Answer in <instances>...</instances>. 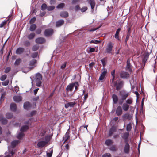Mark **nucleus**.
I'll return each mask as SVG.
<instances>
[{
  "label": "nucleus",
  "instance_id": "32",
  "mask_svg": "<svg viewBox=\"0 0 157 157\" xmlns=\"http://www.w3.org/2000/svg\"><path fill=\"white\" fill-rule=\"evenodd\" d=\"M121 31V29L118 28L116 31L115 34V38L118 40H119V34Z\"/></svg>",
  "mask_w": 157,
  "mask_h": 157
},
{
  "label": "nucleus",
  "instance_id": "51",
  "mask_svg": "<svg viewBox=\"0 0 157 157\" xmlns=\"http://www.w3.org/2000/svg\"><path fill=\"white\" fill-rule=\"evenodd\" d=\"M6 76H7L6 75H3L0 78V80L2 81H4L6 78Z\"/></svg>",
  "mask_w": 157,
  "mask_h": 157
},
{
  "label": "nucleus",
  "instance_id": "28",
  "mask_svg": "<svg viewBox=\"0 0 157 157\" xmlns=\"http://www.w3.org/2000/svg\"><path fill=\"white\" fill-rule=\"evenodd\" d=\"M129 134V132H127L124 133L122 136V138L125 140L126 142H127V140Z\"/></svg>",
  "mask_w": 157,
  "mask_h": 157
},
{
  "label": "nucleus",
  "instance_id": "27",
  "mask_svg": "<svg viewBox=\"0 0 157 157\" xmlns=\"http://www.w3.org/2000/svg\"><path fill=\"white\" fill-rule=\"evenodd\" d=\"M149 57V55L148 54H146L144 55L143 59V62L144 64V65H145V63L148 59Z\"/></svg>",
  "mask_w": 157,
  "mask_h": 157
},
{
  "label": "nucleus",
  "instance_id": "53",
  "mask_svg": "<svg viewBox=\"0 0 157 157\" xmlns=\"http://www.w3.org/2000/svg\"><path fill=\"white\" fill-rule=\"evenodd\" d=\"M100 42V41H98V40H92L90 41V43L97 44L99 43Z\"/></svg>",
  "mask_w": 157,
  "mask_h": 157
},
{
  "label": "nucleus",
  "instance_id": "9",
  "mask_svg": "<svg viewBox=\"0 0 157 157\" xmlns=\"http://www.w3.org/2000/svg\"><path fill=\"white\" fill-rule=\"evenodd\" d=\"M130 151V146L129 144L127 142H125V144L124 148V153L126 154L129 153Z\"/></svg>",
  "mask_w": 157,
  "mask_h": 157
},
{
  "label": "nucleus",
  "instance_id": "30",
  "mask_svg": "<svg viewBox=\"0 0 157 157\" xmlns=\"http://www.w3.org/2000/svg\"><path fill=\"white\" fill-rule=\"evenodd\" d=\"M24 107L25 109H27L30 107V105L29 102H26L24 103Z\"/></svg>",
  "mask_w": 157,
  "mask_h": 157
},
{
  "label": "nucleus",
  "instance_id": "12",
  "mask_svg": "<svg viewBox=\"0 0 157 157\" xmlns=\"http://www.w3.org/2000/svg\"><path fill=\"white\" fill-rule=\"evenodd\" d=\"M123 120H129L132 118V116L128 113H126L122 116Z\"/></svg>",
  "mask_w": 157,
  "mask_h": 157
},
{
  "label": "nucleus",
  "instance_id": "23",
  "mask_svg": "<svg viewBox=\"0 0 157 157\" xmlns=\"http://www.w3.org/2000/svg\"><path fill=\"white\" fill-rule=\"evenodd\" d=\"M64 21L63 20H59L56 22V27H59L61 26L64 23Z\"/></svg>",
  "mask_w": 157,
  "mask_h": 157
},
{
  "label": "nucleus",
  "instance_id": "62",
  "mask_svg": "<svg viewBox=\"0 0 157 157\" xmlns=\"http://www.w3.org/2000/svg\"><path fill=\"white\" fill-rule=\"evenodd\" d=\"M79 1V0H73L72 3L73 4H76Z\"/></svg>",
  "mask_w": 157,
  "mask_h": 157
},
{
  "label": "nucleus",
  "instance_id": "7",
  "mask_svg": "<svg viewBox=\"0 0 157 157\" xmlns=\"http://www.w3.org/2000/svg\"><path fill=\"white\" fill-rule=\"evenodd\" d=\"M114 44V43L111 42H109L107 44V47L106 49V52L109 54H111Z\"/></svg>",
  "mask_w": 157,
  "mask_h": 157
},
{
  "label": "nucleus",
  "instance_id": "45",
  "mask_svg": "<svg viewBox=\"0 0 157 157\" xmlns=\"http://www.w3.org/2000/svg\"><path fill=\"white\" fill-rule=\"evenodd\" d=\"M38 55L37 52H35L32 53L31 54V57L32 58H34L36 57Z\"/></svg>",
  "mask_w": 157,
  "mask_h": 157
},
{
  "label": "nucleus",
  "instance_id": "57",
  "mask_svg": "<svg viewBox=\"0 0 157 157\" xmlns=\"http://www.w3.org/2000/svg\"><path fill=\"white\" fill-rule=\"evenodd\" d=\"M87 8L85 6L82 7L81 9V12H84L87 10Z\"/></svg>",
  "mask_w": 157,
  "mask_h": 157
},
{
  "label": "nucleus",
  "instance_id": "59",
  "mask_svg": "<svg viewBox=\"0 0 157 157\" xmlns=\"http://www.w3.org/2000/svg\"><path fill=\"white\" fill-rule=\"evenodd\" d=\"M52 153V151L50 153H47V156L48 157H51Z\"/></svg>",
  "mask_w": 157,
  "mask_h": 157
},
{
  "label": "nucleus",
  "instance_id": "50",
  "mask_svg": "<svg viewBox=\"0 0 157 157\" xmlns=\"http://www.w3.org/2000/svg\"><path fill=\"white\" fill-rule=\"evenodd\" d=\"M102 157H111V155L110 153H106L103 155Z\"/></svg>",
  "mask_w": 157,
  "mask_h": 157
},
{
  "label": "nucleus",
  "instance_id": "26",
  "mask_svg": "<svg viewBox=\"0 0 157 157\" xmlns=\"http://www.w3.org/2000/svg\"><path fill=\"white\" fill-rule=\"evenodd\" d=\"M24 50V49L22 48H17L16 50V53L17 54H21Z\"/></svg>",
  "mask_w": 157,
  "mask_h": 157
},
{
  "label": "nucleus",
  "instance_id": "6",
  "mask_svg": "<svg viewBox=\"0 0 157 157\" xmlns=\"http://www.w3.org/2000/svg\"><path fill=\"white\" fill-rule=\"evenodd\" d=\"M112 83H113L114 86L116 87V89L117 90H118L121 88L124 83V82L122 81H120L117 83V81H114Z\"/></svg>",
  "mask_w": 157,
  "mask_h": 157
},
{
  "label": "nucleus",
  "instance_id": "42",
  "mask_svg": "<svg viewBox=\"0 0 157 157\" xmlns=\"http://www.w3.org/2000/svg\"><path fill=\"white\" fill-rule=\"evenodd\" d=\"M102 63L103 67H105L106 65V59L105 58H104L101 60Z\"/></svg>",
  "mask_w": 157,
  "mask_h": 157
},
{
  "label": "nucleus",
  "instance_id": "61",
  "mask_svg": "<svg viewBox=\"0 0 157 157\" xmlns=\"http://www.w3.org/2000/svg\"><path fill=\"white\" fill-rule=\"evenodd\" d=\"M95 51V49L94 48H90L89 52H94Z\"/></svg>",
  "mask_w": 157,
  "mask_h": 157
},
{
  "label": "nucleus",
  "instance_id": "54",
  "mask_svg": "<svg viewBox=\"0 0 157 157\" xmlns=\"http://www.w3.org/2000/svg\"><path fill=\"white\" fill-rule=\"evenodd\" d=\"M9 80H6L4 82H3L2 83V84L3 86H7L8 85V84L9 83Z\"/></svg>",
  "mask_w": 157,
  "mask_h": 157
},
{
  "label": "nucleus",
  "instance_id": "49",
  "mask_svg": "<svg viewBox=\"0 0 157 157\" xmlns=\"http://www.w3.org/2000/svg\"><path fill=\"white\" fill-rule=\"evenodd\" d=\"M55 8V7L54 6H49L47 8V10L48 11H51L53 10Z\"/></svg>",
  "mask_w": 157,
  "mask_h": 157
},
{
  "label": "nucleus",
  "instance_id": "56",
  "mask_svg": "<svg viewBox=\"0 0 157 157\" xmlns=\"http://www.w3.org/2000/svg\"><path fill=\"white\" fill-rule=\"evenodd\" d=\"M66 62H65L61 66V68L63 69H64L65 67H66Z\"/></svg>",
  "mask_w": 157,
  "mask_h": 157
},
{
  "label": "nucleus",
  "instance_id": "4",
  "mask_svg": "<svg viewBox=\"0 0 157 157\" xmlns=\"http://www.w3.org/2000/svg\"><path fill=\"white\" fill-rule=\"evenodd\" d=\"M78 86L79 84L77 82H75L70 84L67 87V92L71 91H72L74 87L75 88V90L77 89Z\"/></svg>",
  "mask_w": 157,
  "mask_h": 157
},
{
  "label": "nucleus",
  "instance_id": "14",
  "mask_svg": "<svg viewBox=\"0 0 157 157\" xmlns=\"http://www.w3.org/2000/svg\"><path fill=\"white\" fill-rule=\"evenodd\" d=\"M130 107V106L127 103H123L122 106L123 109L125 111H127Z\"/></svg>",
  "mask_w": 157,
  "mask_h": 157
},
{
  "label": "nucleus",
  "instance_id": "17",
  "mask_svg": "<svg viewBox=\"0 0 157 157\" xmlns=\"http://www.w3.org/2000/svg\"><path fill=\"white\" fill-rule=\"evenodd\" d=\"M45 41V40L44 38L40 37L37 38L36 40V43L39 44H42Z\"/></svg>",
  "mask_w": 157,
  "mask_h": 157
},
{
  "label": "nucleus",
  "instance_id": "31",
  "mask_svg": "<svg viewBox=\"0 0 157 157\" xmlns=\"http://www.w3.org/2000/svg\"><path fill=\"white\" fill-rule=\"evenodd\" d=\"M36 63V60L35 59H33L30 61L29 64L30 66H33L32 68H33L36 66L35 65Z\"/></svg>",
  "mask_w": 157,
  "mask_h": 157
},
{
  "label": "nucleus",
  "instance_id": "39",
  "mask_svg": "<svg viewBox=\"0 0 157 157\" xmlns=\"http://www.w3.org/2000/svg\"><path fill=\"white\" fill-rule=\"evenodd\" d=\"M35 35V33H32L28 36V38L29 40L31 39L34 37Z\"/></svg>",
  "mask_w": 157,
  "mask_h": 157
},
{
  "label": "nucleus",
  "instance_id": "43",
  "mask_svg": "<svg viewBox=\"0 0 157 157\" xmlns=\"http://www.w3.org/2000/svg\"><path fill=\"white\" fill-rule=\"evenodd\" d=\"M7 21V20H4L1 24H0V27H2L5 25Z\"/></svg>",
  "mask_w": 157,
  "mask_h": 157
},
{
  "label": "nucleus",
  "instance_id": "1",
  "mask_svg": "<svg viewBox=\"0 0 157 157\" xmlns=\"http://www.w3.org/2000/svg\"><path fill=\"white\" fill-rule=\"evenodd\" d=\"M51 136L48 135L45 137L44 139V138L39 139L37 144V146L39 147H43L45 146L50 141Z\"/></svg>",
  "mask_w": 157,
  "mask_h": 157
},
{
  "label": "nucleus",
  "instance_id": "58",
  "mask_svg": "<svg viewBox=\"0 0 157 157\" xmlns=\"http://www.w3.org/2000/svg\"><path fill=\"white\" fill-rule=\"evenodd\" d=\"M36 18L35 17H33L30 20V23H33L35 21Z\"/></svg>",
  "mask_w": 157,
  "mask_h": 157
},
{
  "label": "nucleus",
  "instance_id": "33",
  "mask_svg": "<svg viewBox=\"0 0 157 157\" xmlns=\"http://www.w3.org/2000/svg\"><path fill=\"white\" fill-rule=\"evenodd\" d=\"M115 128L114 127H112L110 129L109 131V135L111 136L113 133L115 131Z\"/></svg>",
  "mask_w": 157,
  "mask_h": 157
},
{
  "label": "nucleus",
  "instance_id": "11",
  "mask_svg": "<svg viewBox=\"0 0 157 157\" xmlns=\"http://www.w3.org/2000/svg\"><path fill=\"white\" fill-rule=\"evenodd\" d=\"M129 74L126 72L123 71L120 73V76L122 78H127L129 77Z\"/></svg>",
  "mask_w": 157,
  "mask_h": 157
},
{
  "label": "nucleus",
  "instance_id": "19",
  "mask_svg": "<svg viewBox=\"0 0 157 157\" xmlns=\"http://www.w3.org/2000/svg\"><path fill=\"white\" fill-rule=\"evenodd\" d=\"M112 98L114 104H116L118 101V98L117 96L115 94H113L112 95Z\"/></svg>",
  "mask_w": 157,
  "mask_h": 157
},
{
  "label": "nucleus",
  "instance_id": "8",
  "mask_svg": "<svg viewBox=\"0 0 157 157\" xmlns=\"http://www.w3.org/2000/svg\"><path fill=\"white\" fill-rule=\"evenodd\" d=\"M130 61V60L129 59H127L126 62L127 65L125 67V69L126 71L131 73L132 71V66L131 65Z\"/></svg>",
  "mask_w": 157,
  "mask_h": 157
},
{
  "label": "nucleus",
  "instance_id": "40",
  "mask_svg": "<svg viewBox=\"0 0 157 157\" xmlns=\"http://www.w3.org/2000/svg\"><path fill=\"white\" fill-rule=\"evenodd\" d=\"M65 4L64 3H61L59 4L56 7L58 9H62L64 6Z\"/></svg>",
  "mask_w": 157,
  "mask_h": 157
},
{
  "label": "nucleus",
  "instance_id": "52",
  "mask_svg": "<svg viewBox=\"0 0 157 157\" xmlns=\"http://www.w3.org/2000/svg\"><path fill=\"white\" fill-rule=\"evenodd\" d=\"M110 149L112 151H116L117 149L114 146H112L110 148Z\"/></svg>",
  "mask_w": 157,
  "mask_h": 157
},
{
  "label": "nucleus",
  "instance_id": "18",
  "mask_svg": "<svg viewBox=\"0 0 157 157\" xmlns=\"http://www.w3.org/2000/svg\"><path fill=\"white\" fill-rule=\"evenodd\" d=\"M75 104V103L74 102H69L65 104V107L66 108H68L69 107H73Z\"/></svg>",
  "mask_w": 157,
  "mask_h": 157
},
{
  "label": "nucleus",
  "instance_id": "35",
  "mask_svg": "<svg viewBox=\"0 0 157 157\" xmlns=\"http://www.w3.org/2000/svg\"><path fill=\"white\" fill-rule=\"evenodd\" d=\"M115 70H113L111 73V74L112 75V78L110 80V82H113L115 78Z\"/></svg>",
  "mask_w": 157,
  "mask_h": 157
},
{
  "label": "nucleus",
  "instance_id": "15",
  "mask_svg": "<svg viewBox=\"0 0 157 157\" xmlns=\"http://www.w3.org/2000/svg\"><path fill=\"white\" fill-rule=\"evenodd\" d=\"M14 101L16 102H18L22 100V98L20 96H15L13 97Z\"/></svg>",
  "mask_w": 157,
  "mask_h": 157
},
{
  "label": "nucleus",
  "instance_id": "55",
  "mask_svg": "<svg viewBox=\"0 0 157 157\" xmlns=\"http://www.w3.org/2000/svg\"><path fill=\"white\" fill-rule=\"evenodd\" d=\"M10 67H7L5 70V73H8V72H9L10 70Z\"/></svg>",
  "mask_w": 157,
  "mask_h": 157
},
{
  "label": "nucleus",
  "instance_id": "48",
  "mask_svg": "<svg viewBox=\"0 0 157 157\" xmlns=\"http://www.w3.org/2000/svg\"><path fill=\"white\" fill-rule=\"evenodd\" d=\"M47 8V5L45 4H43L41 6V9L42 10H44Z\"/></svg>",
  "mask_w": 157,
  "mask_h": 157
},
{
  "label": "nucleus",
  "instance_id": "10",
  "mask_svg": "<svg viewBox=\"0 0 157 157\" xmlns=\"http://www.w3.org/2000/svg\"><path fill=\"white\" fill-rule=\"evenodd\" d=\"M53 33V30L51 29H46L44 32V35L46 36H48L52 35Z\"/></svg>",
  "mask_w": 157,
  "mask_h": 157
},
{
  "label": "nucleus",
  "instance_id": "5",
  "mask_svg": "<svg viewBox=\"0 0 157 157\" xmlns=\"http://www.w3.org/2000/svg\"><path fill=\"white\" fill-rule=\"evenodd\" d=\"M130 95V93L125 90H122L119 92V95L122 100H124Z\"/></svg>",
  "mask_w": 157,
  "mask_h": 157
},
{
  "label": "nucleus",
  "instance_id": "24",
  "mask_svg": "<svg viewBox=\"0 0 157 157\" xmlns=\"http://www.w3.org/2000/svg\"><path fill=\"white\" fill-rule=\"evenodd\" d=\"M16 105L14 103H12L10 104V110L13 111H15L16 109Z\"/></svg>",
  "mask_w": 157,
  "mask_h": 157
},
{
  "label": "nucleus",
  "instance_id": "46",
  "mask_svg": "<svg viewBox=\"0 0 157 157\" xmlns=\"http://www.w3.org/2000/svg\"><path fill=\"white\" fill-rule=\"evenodd\" d=\"M131 128V126L130 123L127 125L126 130L127 131H130Z\"/></svg>",
  "mask_w": 157,
  "mask_h": 157
},
{
  "label": "nucleus",
  "instance_id": "3",
  "mask_svg": "<svg viewBox=\"0 0 157 157\" xmlns=\"http://www.w3.org/2000/svg\"><path fill=\"white\" fill-rule=\"evenodd\" d=\"M42 78V76L41 74L38 73L36 74L35 80L36 82V86L40 87L41 86Z\"/></svg>",
  "mask_w": 157,
  "mask_h": 157
},
{
  "label": "nucleus",
  "instance_id": "29",
  "mask_svg": "<svg viewBox=\"0 0 157 157\" xmlns=\"http://www.w3.org/2000/svg\"><path fill=\"white\" fill-rule=\"evenodd\" d=\"M106 73H107L106 71H103L102 72L101 76H100L99 78V79L100 80H102L104 78Z\"/></svg>",
  "mask_w": 157,
  "mask_h": 157
},
{
  "label": "nucleus",
  "instance_id": "22",
  "mask_svg": "<svg viewBox=\"0 0 157 157\" xmlns=\"http://www.w3.org/2000/svg\"><path fill=\"white\" fill-rule=\"evenodd\" d=\"M60 15L62 17L66 18L68 16V14L67 11H63L60 13Z\"/></svg>",
  "mask_w": 157,
  "mask_h": 157
},
{
  "label": "nucleus",
  "instance_id": "25",
  "mask_svg": "<svg viewBox=\"0 0 157 157\" xmlns=\"http://www.w3.org/2000/svg\"><path fill=\"white\" fill-rule=\"evenodd\" d=\"M88 2L90 5L92 9H93L95 6V1L93 0H88Z\"/></svg>",
  "mask_w": 157,
  "mask_h": 157
},
{
  "label": "nucleus",
  "instance_id": "60",
  "mask_svg": "<svg viewBox=\"0 0 157 157\" xmlns=\"http://www.w3.org/2000/svg\"><path fill=\"white\" fill-rule=\"evenodd\" d=\"M19 87L18 86H15L14 91L16 92V93H17V92L19 91Z\"/></svg>",
  "mask_w": 157,
  "mask_h": 157
},
{
  "label": "nucleus",
  "instance_id": "13",
  "mask_svg": "<svg viewBox=\"0 0 157 157\" xmlns=\"http://www.w3.org/2000/svg\"><path fill=\"white\" fill-rule=\"evenodd\" d=\"M122 113V110L121 107L119 106L116 109V114L117 116H120Z\"/></svg>",
  "mask_w": 157,
  "mask_h": 157
},
{
  "label": "nucleus",
  "instance_id": "2",
  "mask_svg": "<svg viewBox=\"0 0 157 157\" xmlns=\"http://www.w3.org/2000/svg\"><path fill=\"white\" fill-rule=\"evenodd\" d=\"M25 124L26 125L22 126L20 130L21 132H24L27 130L29 128V127L30 125L29 121H26ZM24 135L23 133L21 132L17 135V137L19 139H21L23 137Z\"/></svg>",
  "mask_w": 157,
  "mask_h": 157
},
{
  "label": "nucleus",
  "instance_id": "37",
  "mask_svg": "<svg viewBox=\"0 0 157 157\" xmlns=\"http://www.w3.org/2000/svg\"><path fill=\"white\" fill-rule=\"evenodd\" d=\"M126 103H127L128 105H131L133 103V100L132 98L128 99L125 100Z\"/></svg>",
  "mask_w": 157,
  "mask_h": 157
},
{
  "label": "nucleus",
  "instance_id": "38",
  "mask_svg": "<svg viewBox=\"0 0 157 157\" xmlns=\"http://www.w3.org/2000/svg\"><path fill=\"white\" fill-rule=\"evenodd\" d=\"M36 28V25L35 24H32L30 28V30L31 31H34Z\"/></svg>",
  "mask_w": 157,
  "mask_h": 157
},
{
  "label": "nucleus",
  "instance_id": "34",
  "mask_svg": "<svg viewBox=\"0 0 157 157\" xmlns=\"http://www.w3.org/2000/svg\"><path fill=\"white\" fill-rule=\"evenodd\" d=\"M113 143V140L111 139L107 140L105 142V144L107 146H109Z\"/></svg>",
  "mask_w": 157,
  "mask_h": 157
},
{
  "label": "nucleus",
  "instance_id": "63",
  "mask_svg": "<svg viewBox=\"0 0 157 157\" xmlns=\"http://www.w3.org/2000/svg\"><path fill=\"white\" fill-rule=\"evenodd\" d=\"M41 29H38L36 31V33L37 34H39L41 32Z\"/></svg>",
  "mask_w": 157,
  "mask_h": 157
},
{
  "label": "nucleus",
  "instance_id": "41",
  "mask_svg": "<svg viewBox=\"0 0 157 157\" xmlns=\"http://www.w3.org/2000/svg\"><path fill=\"white\" fill-rule=\"evenodd\" d=\"M13 116V115L11 113H7L6 114V117L7 118L10 119L12 118Z\"/></svg>",
  "mask_w": 157,
  "mask_h": 157
},
{
  "label": "nucleus",
  "instance_id": "16",
  "mask_svg": "<svg viewBox=\"0 0 157 157\" xmlns=\"http://www.w3.org/2000/svg\"><path fill=\"white\" fill-rule=\"evenodd\" d=\"M8 149L9 151L8 154L7 152L5 153V154L6 155L4 157H11V156L13 155L14 154V152L13 151H10V147H8Z\"/></svg>",
  "mask_w": 157,
  "mask_h": 157
},
{
  "label": "nucleus",
  "instance_id": "36",
  "mask_svg": "<svg viewBox=\"0 0 157 157\" xmlns=\"http://www.w3.org/2000/svg\"><path fill=\"white\" fill-rule=\"evenodd\" d=\"M18 140H14L12 141L11 143V147L13 148L14 147L18 144Z\"/></svg>",
  "mask_w": 157,
  "mask_h": 157
},
{
  "label": "nucleus",
  "instance_id": "64",
  "mask_svg": "<svg viewBox=\"0 0 157 157\" xmlns=\"http://www.w3.org/2000/svg\"><path fill=\"white\" fill-rule=\"evenodd\" d=\"M45 132H46L45 131H43L42 132H41L40 133V136H43L44 135Z\"/></svg>",
  "mask_w": 157,
  "mask_h": 157
},
{
  "label": "nucleus",
  "instance_id": "20",
  "mask_svg": "<svg viewBox=\"0 0 157 157\" xmlns=\"http://www.w3.org/2000/svg\"><path fill=\"white\" fill-rule=\"evenodd\" d=\"M0 121L3 124H5L7 122V120L5 118L3 117L2 115H0Z\"/></svg>",
  "mask_w": 157,
  "mask_h": 157
},
{
  "label": "nucleus",
  "instance_id": "21",
  "mask_svg": "<svg viewBox=\"0 0 157 157\" xmlns=\"http://www.w3.org/2000/svg\"><path fill=\"white\" fill-rule=\"evenodd\" d=\"M69 130V129L63 137V140H64V142H66L70 137L69 133L68 132Z\"/></svg>",
  "mask_w": 157,
  "mask_h": 157
},
{
  "label": "nucleus",
  "instance_id": "47",
  "mask_svg": "<svg viewBox=\"0 0 157 157\" xmlns=\"http://www.w3.org/2000/svg\"><path fill=\"white\" fill-rule=\"evenodd\" d=\"M21 61V59H18L15 61L14 64L16 65H17L19 64Z\"/></svg>",
  "mask_w": 157,
  "mask_h": 157
},
{
  "label": "nucleus",
  "instance_id": "44",
  "mask_svg": "<svg viewBox=\"0 0 157 157\" xmlns=\"http://www.w3.org/2000/svg\"><path fill=\"white\" fill-rule=\"evenodd\" d=\"M39 46L37 45H36L33 46L32 48V50L33 51H36L39 48Z\"/></svg>",
  "mask_w": 157,
  "mask_h": 157
}]
</instances>
